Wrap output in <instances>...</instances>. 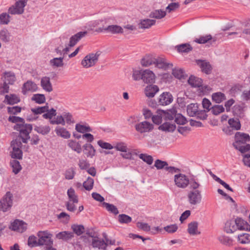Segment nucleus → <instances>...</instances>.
<instances>
[{"instance_id": "nucleus-44", "label": "nucleus", "mask_w": 250, "mask_h": 250, "mask_svg": "<svg viewBox=\"0 0 250 250\" xmlns=\"http://www.w3.org/2000/svg\"><path fill=\"white\" fill-rule=\"evenodd\" d=\"M67 193L69 198L68 202H73V203H77L78 202V197L73 188H70L68 189Z\"/></svg>"}, {"instance_id": "nucleus-10", "label": "nucleus", "mask_w": 250, "mask_h": 250, "mask_svg": "<svg viewBox=\"0 0 250 250\" xmlns=\"http://www.w3.org/2000/svg\"><path fill=\"white\" fill-rule=\"evenodd\" d=\"M27 228V224L22 220L16 219L11 223L9 229L13 231L22 233L26 231Z\"/></svg>"}, {"instance_id": "nucleus-16", "label": "nucleus", "mask_w": 250, "mask_h": 250, "mask_svg": "<svg viewBox=\"0 0 250 250\" xmlns=\"http://www.w3.org/2000/svg\"><path fill=\"white\" fill-rule=\"evenodd\" d=\"M173 97L169 92H163L161 94L159 98L158 103L161 105H167L172 103Z\"/></svg>"}, {"instance_id": "nucleus-63", "label": "nucleus", "mask_w": 250, "mask_h": 250, "mask_svg": "<svg viewBox=\"0 0 250 250\" xmlns=\"http://www.w3.org/2000/svg\"><path fill=\"white\" fill-rule=\"evenodd\" d=\"M175 122L178 125H185L187 120L186 118L181 114H177L175 118Z\"/></svg>"}, {"instance_id": "nucleus-46", "label": "nucleus", "mask_w": 250, "mask_h": 250, "mask_svg": "<svg viewBox=\"0 0 250 250\" xmlns=\"http://www.w3.org/2000/svg\"><path fill=\"white\" fill-rule=\"evenodd\" d=\"M5 101L8 104H14L20 102V99L16 95L12 94L9 95H6L5 96Z\"/></svg>"}, {"instance_id": "nucleus-14", "label": "nucleus", "mask_w": 250, "mask_h": 250, "mask_svg": "<svg viewBox=\"0 0 250 250\" xmlns=\"http://www.w3.org/2000/svg\"><path fill=\"white\" fill-rule=\"evenodd\" d=\"M26 5V2L23 0H20L16 2L14 5L10 7L8 9V14L12 15L21 14L24 11V7Z\"/></svg>"}, {"instance_id": "nucleus-47", "label": "nucleus", "mask_w": 250, "mask_h": 250, "mask_svg": "<svg viewBox=\"0 0 250 250\" xmlns=\"http://www.w3.org/2000/svg\"><path fill=\"white\" fill-rule=\"evenodd\" d=\"M103 206L106 209V210L115 215H117L119 213L118 208L116 206L112 204L107 203L106 202H103Z\"/></svg>"}, {"instance_id": "nucleus-9", "label": "nucleus", "mask_w": 250, "mask_h": 250, "mask_svg": "<svg viewBox=\"0 0 250 250\" xmlns=\"http://www.w3.org/2000/svg\"><path fill=\"white\" fill-rule=\"evenodd\" d=\"M3 92L8 93L9 90L8 84H13L16 81V78L14 73L9 71L5 72L3 74Z\"/></svg>"}, {"instance_id": "nucleus-60", "label": "nucleus", "mask_w": 250, "mask_h": 250, "mask_svg": "<svg viewBox=\"0 0 250 250\" xmlns=\"http://www.w3.org/2000/svg\"><path fill=\"white\" fill-rule=\"evenodd\" d=\"M167 166H168V164L167 162L159 159H157L155 161L154 165L157 169H162L163 168L165 169Z\"/></svg>"}, {"instance_id": "nucleus-52", "label": "nucleus", "mask_w": 250, "mask_h": 250, "mask_svg": "<svg viewBox=\"0 0 250 250\" xmlns=\"http://www.w3.org/2000/svg\"><path fill=\"white\" fill-rule=\"evenodd\" d=\"M31 100L37 104H41L45 102V97L43 94H36L33 95Z\"/></svg>"}, {"instance_id": "nucleus-17", "label": "nucleus", "mask_w": 250, "mask_h": 250, "mask_svg": "<svg viewBox=\"0 0 250 250\" xmlns=\"http://www.w3.org/2000/svg\"><path fill=\"white\" fill-rule=\"evenodd\" d=\"M99 29L100 31H106L111 34H122L124 32L123 28L118 25H108Z\"/></svg>"}, {"instance_id": "nucleus-24", "label": "nucleus", "mask_w": 250, "mask_h": 250, "mask_svg": "<svg viewBox=\"0 0 250 250\" xmlns=\"http://www.w3.org/2000/svg\"><path fill=\"white\" fill-rule=\"evenodd\" d=\"M198 223L196 221L191 222L188 224L187 231L191 235L200 234L201 232L198 230Z\"/></svg>"}, {"instance_id": "nucleus-38", "label": "nucleus", "mask_w": 250, "mask_h": 250, "mask_svg": "<svg viewBox=\"0 0 250 250\" xmlns=\"http://www.w3.org/2000/svg\"><path fill=\"white\" fill-rule=\"evenodd\" d=\"M68 146L77 153H81L82 152V147L78 142L73 140H69L68 141Z\"/></svg>"}, {"instance_id": "nucleus-20", "label": "nucleus", "mask_w": 250, "mask_h": 250, "mask_svg": "<svg viewBox=\"0 0 250 250\" xmlns=\"http://www.w3.org/2000/svg\"><path fill=\"white\" fill-rule=\"evenodd\" d=\"M91 245L94 248L102 250H105L107 246V243L103 239L99 238L97 236L94 239H92Z\"/></svg>"}, {"instance_id": "nucleus-43", "label": "nucleus", "mask_w": 250, "mask_h": 250, "mask_svg": "<svg viewBox=\"0 0 250 250\" xmlns=\"http://www.w3.org/2000/svg\"><path fill=\"white\" fill-rule=\"evenodd\" d=\"M64 57L54 58L50 61V64L53 67H60L63 66Z\"/></svg>"}, {"instance_id": "nucleus-49", "label": "nucleus", "mask_w": 250, "mask_h": 250, "mask_svg": "<svg viewBox=\"0 0 250 250\" xmlns=\"http://www.w3.org/2000/svg\"><path fill=\"white\" fill-rule=\"evenodd\" d=\"M178 52L188 53L191 51L192 47L188 43H184L176 46Z\"/></svg>"}, {"instance_id": "nucleus-3", "label": "nucleus", "mask_w": 250, "mask_h": 250, "mask_svg": "<svg viewBox=\"0 0 250 250\" xmlns=\"http://www.w3.org/2000/svg\"><path fill=\"white\" fill-rule=\"evenodd\" d=\"M39 246H44L45 248L53 246V240L52 237L53 235L48 231H40L38 232Z\"/></svg>"}, {"instance_id": "nucleus-5", "label": "nucleus", "mask_w": 250, "mask_h": 250, "mask_svg": "<svg viewBox=\"0 0 250 250\" xmlns=\"http://www.w3.org/2000/svg\"><path fill=\"white\" fill-rule=\"evenodd\" d=\"M202 199L201 190H190L187 193V201L191 206L200 204Z\"/></svg>"}, {"instance_id": "nucleus-61", "label": "nucleus", "mask_w": 250, "mask_h": 250, "mask_svg": "<svg viewBox=\"0 0 250 250\" xmlns=\"http://www.w3.org/2000/svg\"><path fill=\"white\" fill-rule=\"evenodd\" d=\"M139 157L141 159L149 165H151L153 163V159L150 155L146 154H141L139 155Z\"/></svg>"}, {"instance_id": "nucleus-27", "label": "nucleus", "mask_w": 250, "mask_h": 250, "mask_svg": "<svg viewBox=\"0 0 250 250\" xmlns=\"http://www.w3.org/2000/svg\"><path fill=\"white\" fill-rule=\"evenodd\" d=\"M56 237L58 239L67 241L74 237V234L72 232L64 231L57 233Z\"/></svg>"}, {"instance_id": "nucleus-11", "label": "nucleus", "mask_w": 250, "mask_h": 250, "mask_svg": "<svg viewBox=\"0 0 250 250\" xmlns=\"http://www.w3.org/2000/svg\"><path fill=\"white\" fill-rule=\"evenodd\" d=\"M21 146V142L18 139L12 141L11 146L12 147L13 151L11 156L12 158L18 159H22V152L20 149Z\"/></svg>"}, {"instance_id": "nucleus-45", "label": "nucleus", "mask_w": 250, "mask_h": 250, "mask_svg": "<svg viewBox=\"0 0 250 250\" xmlns=\"http://www.w3.org/2000/svg\"><path fill=\"white\" fill-rule=\"evenodd\" d=\"M238 241L241 244H248L250 243V234L243 233L238 235Z\"/></svg>"}, {"instance_id": "nucleus-39", "label": "nucleus", "mask_w": 250, "mask_h": 250, "mask_svg": "<svg viewBox=\"0 0 250 250\" xmlns=\"http://www.w3.org/2000/svg\"><path fill=\"white\" fill-rule=\"evenodd\" d=\"M166 15V11L160 10H155L151 12L149 14V17L151 18H155L157 19H161L164 18Z\"/></svg>"}, {"instance_id": "nucleus-32", "label": "nucleus", "mask_w": 250, "mask_h": 250, "mask_svg": "<svg viewBox=\"0 0 250 250\" xmlns=\"http://www.w3.org/2000/svg\"><path fill=\"white\" fill-rule=\"evenodd\" d=\"M237 230V225L235 221H227L225 224V230L227 233H232Z\"/></svg>"}, {"instance_id": "nucleus-51", "label": "nucleus", "mask_w": 250, "mask_h": 250, "mask_svg": "<svg viewBox=\"0 0 250 250\" xmlns=\"http://www.w3.org/2000/svg\"><path fill=\"white\" fill-rule=\"evenodd\" d=\"M10 165L12 167V171L15 174H18L21 169V166L17 160H13L11 161Z\"/></svg>"}, {"instance_id": "nucleus-64", "label": "nucleus", "mask_w": 250, "mask_h": 250, "mask_svg": "<svg viewBox=\"0 0 250 250\" xmlns=\"http://www.w3.org/2000/svg\"><path fill=\"white\" fill-rule=\"evenodd\" d=\"M180 7V4L178 2H172L168 5L166 7V11L168 13L174 11L178 9Z\"/></svg>"}, {"instance_id": "nucleus-13", "label": "nucleus", "mask_w": 250, "mask_h": 250, "mask_svg": "<svg viewBox=\"0 0 250 250\" xmlns=\"http://www.w3.org/2000/svg\"><path fill=\"white\" fill-rule=\"evenodd\" d=\"M223 36L222 33L219 34L218 35L216 34L213 37L210 34L206 35L205 36H202L199 37V38H196L194 42L199 44H205L206 43H208L210 45L215 43L217 36Z\"/></svg>"}, {"instance_id": "nucleus-8", "label": "nucleus", "mask_w": 250, "mask_h": 250, "mask_svg": "<svg viewBox=\"0 0 250 250\" xmlns=\"http://www.w3.org/2000/svg\"><path fill=\"white\" fill-rule=\"evenodd\" d=\"M175 185L178 188L185 189L189 183V179L185 174L179 173L174 175Z\"/></svg>"}, {"instance_id": "nucleus-29", "label": "nucleus", "mask_w": 250, "mask_h": 250, "mask_svg": "<svg viewBox=\"0 0 250 250\" xmlns=\"http://www.w3.org/2000/svg\"><path fill=\"white\" fill-rule=\"evenodd\" d=\"M55 131L58 136H60L65 139H68L70 137V133L65 128L57 126Z\"/></svg>"}, {"instance_id": "nucleus-48", "label": "nucleus", "mask_w": 250, "mask_h": 250, "mask_svg": "<svg viewBox=\"0 0 250 250\" xmlns=\"http://www.w3.org/2000/svg\"><path fill=\"white\" fill-rule=\"evenodd\" d=\"M71 229L75 234L80 236L85 231V229L83 225L74 224L71 226Z\"/></svg>"}, {"instance_id": "nucleus-4", "label": "nucleus", "mask_w": 250, "mask_h": 250, "mask_svg": "<svg viewBox=\"0 0 250 250\" xmlns=\"http://www.w3.org/2000/svg\"><path fill=\"white\" fill-rule=\"evenodd\" d=\"M49 122L52 125H64L65 123L70 125L74 123L72 115L67 112H64L62 115L57 116Z\"/></svg>"}, {"instance_id": "nucleus-59", "label": "nucleus", "mask_w": 250, "mask_h": 250, "mask_svg": "<svg viewBox=\"0 0 250 250\" xmlns=\"http://www.w3.org/2000/svg\"><path fill=\"white\" fill-rule=\"evenodd\" d=\"M46 112V113L43 114L42 117L45 119H50V121L53 120V117L55 116L57 114L56 110L53 108L49 110L48 107V110Z\"/></svg>"}, {"instance_id": "nucleus-36", "label": "nucleus", "mask_w": 250, "mask_h": 250, "mask_svg": "<svg viewBox=\"0 0 250 250\" xmlns=\"http://www.w3.org/2000/svg\"><path fill=\"white\" fill-rule=\"evenodd\" d=\"M212 99L216 103L219 104L226 99L225 95L220 92L213 93Z\"/></svg>"}, {"instance_id": "nucleus-26", "label": "nucleus", "mask_w": 250, "mask_h": 250, "mask_svg": "<svg viewBox=\"0 0 250 250\" xmlns=\"http://www.w3.org/2000/svg\"><path fill=\"white\" fill-rule=\"evenodd\" d=\"M235 221L237 225V229L250 231V225L242 219L237 218Z\"/></svg>"}, {"instance_id": "nucleus-25", "label": "nucleus", "mask_w": 250, "mask_h": 250, "mask_svg": "<svg viewBox=\"0 0 250 250\" xmlns=\"http://www.w3.org/2000/svg\"><path fill=\"white\" fill-rule=\"evenodd\" d=\"M159 90V87L157 85H149L145 88V94L147 97L152 98L155 96Z\"/></svg>"}, {"instance_id": "nucleus-40", "label": "nucleus", "mask_w": 250, "mask_h": 250, "mask_svg": "<svg viewBox=\"0 0 250 250\" xmlns=\"http://www.w3.org/2000/svg\"><path fill=\"white\" fill-rule=\"evenodd\" d=\"M34 130L38 133L45 135L49 133L50 131V127L48 125L36 126L34 127Z\"/></svg>"}, {"instance_id": "nucleus-19", "label": "nucleus", "mask_w": 250, "mask_h": 250, "mask_svg": "<svg viewBox=\"0 0 250 250\" xmlns=\"http://www.w3.org/2000/svg\"><path fill=\"white\" fill-rule=\"evenodd\" d=\"M38 89L37 85L33 82L28 81L22 86V92L26 94L28 92H34Z\"/></svg>"}, {"instance_id": "nucleus-54", "label": "nucleus", "mask_w": 250, "mask_h": 250, "mask_svg": "<svg viewBox=\"0 0 250 250\" xmlns=\"http://www.w3.org/2000/svg\"><path fill=\"white\" fill-rule=\"evenodd\" d=\"M94 185V180L91 177H88L86 181L83 183V188L88 191L93 188Z\"/></svg>"}, {"instance_id": "nucleus-1", "label": "nucleus", "mask_w": 250, "mask_h": 250, "mask_svg": "<svg viewBox=\"0 0 250 250\" xmlns=\"http://www.w3.org/2000/svg\"><path fill=\"white\" fill-rule=\"evenodd\" d=\"M143 66L149 67L154 65V67L166 70L172 67L171 63L168 62L166 58L162 57L155 58L151 55H146L141 61Z\"/></svg>"}, {"instance_id": "nucleus-28", "label": "nucleus", "mask_w": 250, "mask_h": 250, "mask_svg": "<svg viewBox=\"0 0 250 250\" xmlns=\"http://www.w3.org/2000/svg\"><path fill=\"white\" fill-rule=\"evenodd\" d=\"M161 113L163 114V118L166 121H171L175 119L176 116V110L174 108H172L168 110L167 112L162 111Z\"/></svg>"}, {"instance_id": "nucleus-62", "label": "nucleus", "mask_w": 250, "mask_h": 250, "mask_svg": "<svg viewBox=\"0 0 250 250\" xmlns=\"http://www.w3.org/2000/svg\"><path fill=\"white\" fill-rule=\"evenodd\" d=\"M114 148L120 151L126 152L127 151V146L126 144L124 142H119L116 144Z\"/></svg>"}, {"instance_id": "nucleus-50", "label": "nucleus", "mask_w": 250, "mask_h": 250, "mask_svg": "<svg viewBox=\"0 0 250 250\" xmlns=\"http://www.w3.org/2000/svg\"><path fill=\"white\" fill-rule=\"evenodd\" d=\"M189 188L190 190H200L199 188L201 185L198 181L194 178H191L189 179Z\"/></svg>"}, {"instance_id": "nucleus-57", "label": "nucleus", "mask_w": 250, "mask_h": 250, "mask_svg": "<svg viewBox=\"0 0 250 250\" xmlns=\"http://www.w3.org/2000/svg\"><path fill=\"white\" fill-rule=\"evenodd\" d=\"M48 106H39L36 108H31V111L35 115H38L46 112L48 110Z\"/></svg>"}, {"instance_id": "nucleus-15", "label": "nucleus", "mask_w": 250, "mask_h": 250, "mask_svg": "<svg viewBox=\"0 0 250 250\" xmlns=\"http://www.w3.org/2000/svg\"><path fill=\"white\" fill-rule=\"evenodd\" d=\"M135 129L141 133L149 132L153 129V125L147 121H144L136 124Z\"/></svg>"}, {"instance_id": "nucleus-7", "label": "nucleus", "mask_w": 250, "mask_h": 250, "mask_svg": "<svg viewBox=\"0 0 250 250\" xmlns=\"http://www.w3.org/2000/svg\"><path fill=\"white\" fill-rule=\"evenodd\" d=\"M13 195L10 192H7L0 200V210L3 212L9 210L13 204Z\"/></svg>"}, {"instance_id": "nucleus-30", "label": "nucleus", "mask_w": 250, "mask_h": 250, "mask_svg": "<svg viewBox=\"0 0 250 250\" xmlns=\"http://www.w3.org/2000/svg\"><path fill=\"white\" fill-rule=\"evenodd\" d=\"M198 64L201 68L202 72L206 74H209L211 71V67L208 62H206L205 61L199 60Z\"/></svg>"}, {"instance_id": "nucleus-56", "label": "nucleus", "mask_w": 250, "mask_h": 250, "mask_svg": "<svg viewBox=\"0 0 250 250\" xmlns=\"http://www.w3.org/2000/svg\"><path fill=\"white\" fill-rule=\"evenodd\" d=\"M11 17L9 14L6 13H2L0 14V24L6 25L10 22V18Z\"/></svg>"}, {"instance_id": "nucleus-41", "label": "nucleus", "mask_w": 250, "mask_h": 250, "mask_svg": "<svg viewBox=\"0 0 250 250\" xmlns=\"http://www.w3.org/2000/svg\"><path fill=\"white\" fill-rule=\"evenodd\" d=\"M75 129L79 133H84L91 132L92 128L89 125H85L81 124H77L75 125Z\"/></svg>"}, {"instance_id": "nucleus-21", "label": "nucleus", "mask_w": 250, "mask_h": 250, "mask_svg": "<svg viewBox=\"0 0 250 250\" xmlns=\"http://www.w3.org/2000/svg\"><path fill=\"white\" fill-rule=\"evenodd\" d=\"M41 85L42 89L48 92L53 91V87L50 82V78L48 77H43L41 79Z\"/></svg>"}, {"instance_id": "nucleus-23", "label": "nucleus", "mask_w": 250, "mask_h": 250, "mask_svg": "<svg viewBox=\"0 0 250 250\" xmlns=\"http://www.w3.org/2000/svg\"><path fill=\"white\" fill-rule=\"evenodd\" d=\"M83 153L87 157L93 158L96 154V150L90 144H85L83 146Z\"/></svg>"}, {"instance_id": "nucleus-31", "label": "nucleus", "mask_w": 250, "mask_h": 250, "mask_svg": "<svg viewBox=\"0 0 250 250\" xmlns=\"http://www.w3.org/2000/svg\"><path fill=\"white\" fill-rule=\"evenodd\" d=\"M188 83L191 86L194 87H200L203 83L202 80L199 78L191 76L188 80Z\"/></svg>"}, {"instance_id": "nucleus-6", "label": "nucleus", "mask_w": 250, "mask_h": 250, "mask_svg": "<svg viewBox=\"0 0 250 250\" xmlns=\"http://www.w3.org/2000/svg\"><path fill=\"white\" fill-rule=\"evenodd\" d=\"M101 54V52L97 51L96 53H91L86 55L82 61V65L85 67L88 68L94 65L98 60Z\"/></svg>"}, {"instance_id": "nucleus-58", "label": "nucleus", "mask_w": 250, "mask_h": 250, "mask_svg": "<svg viewBox=\"0 0 250 250\" xmlns=\"http://www.w3.org/2000/svg\"><path fill=\"white\" fill-rule=\"evenodd\" d=\"M118 220L120 223L128 224L131 222L132 218L127 215L122 214L118 216Z\"/></svg>"}, {"instance_id": "nucleus-34", "label": "nucleus", "mask_w": 250, "mask_h": 250, "mask_svg": "<svg viewBox=\"0 0 250 250\" xmlns=\"http://www.w3.org/2000/svg\"><path fill=\"white\" fill-rule=\"evenodd\" d=\"M175 128L176 125L174 124H171L168 122L163 123L159 127V129L167 132H172Z\"/></svg>"}, {"instance_id": "nucleus-35", "label": "nucleus", "mask_w": 250, "mask_h": 250, "mask_svg": "<svg viewBox=\"0 0 250 250\" xmlns=\"http://www.w3.org/2000/svg\"><path fill=\"white\" fill-rule=\"evenodd\" d=\"M198 108L197 104H190L187 106V113L189 116H194L197 114Z\"/></svg>"}, {"instance_id": "nucleus-2", "label": "nucleus", "mask_w": 250, "mask_h": 250, "mask_svg": "<svg viewBox=\"0 0 250 250\" xmlns=\"http://www.w3.org/2000/svg\"><path fill=\"white\" fill-rule=\"evenodd\" d=\"M32 126L31 124H17L14 129L20 132L19 136L24 143H26L30 139L29 134L32 130Z\"/></svg>"}, {"instance_id": "nucleus-42", "label": "nucleus", "mask_w": 250, "mask_h": 250, "mask_svg": "<svg viewBox=\"0 0 250 250\" xmlns=\"http://www.w3.org/2000/svg\"><path fill=\"white\" fill-rule=\"evenodd\" d=\"M11 35L7 29H3L0 31V40L4 42H10Z\"/></svg>"}, {"instance_id": "nucleus-55", "label": "nucleus", "mask_w": 250, "mask_h": 250, "mask_svg": "<svg viewBox=\"0 0 250 250\" xmlns=\"http://www.w3.org/2000/svg\"><path fill=\"white\" fill-rule=\"evenodd\" d=\"M225 108L222 105H215L211 107V112L214 115H218L224 111Z\"/></svg>"}, {"instance_id": "nucleus-22", "label": "nucleus", "mask_w": 250, "mask_h": 250, "mask_svg": "<svg viewBox=\"0 0 250 250\" xmlns=\"http://www.w3.org/2000/svg\"><path fill=\"white\" fill-rule=\"evenodd\" d=\"M87 34L86 31L79 32L70 38L68 46L73 47L81 39Z\"/></svg>"}, {"instance_id": "nucleus-37", "label": "nucleus", "mask_w": 250, "mask_h": 250, "mask_svg": "<svg viewBox=\"0 0 250 250\" xmlns=\"http://www.w3.org/2000/svg\"><path fill=\"white\" fill-rule=\"evenodd\" d=\"M228 123L232 130H238L241 128V124L239 120L237 118L229 119Z\"/></svg>"}, {"instance_id": "nucleus-12", "label": "nucleus", "mask_w": 250, "mask_h": 250, "mask_svg": "<svg viewBox=\"0 0 250 250\" xmlns=\"http://www.w3.org/2000/svg\"><path fill=\"white\" fill-rule=\"evenodd\" d=\"M250 141V136L248 134L237 132L235 134V142L233 143V146L235 147Z\"/></svg>"}, {"instance_id": "nucleus-33", "label": "nucleus", "mask_w": 250, "mask_h": 250, "mask_svg": "<svg viewBox=\"0 0 250 250\" xmlns=\"http://www.w3.org/2000/svg\"><path fill=\"white\" fill-rule=\"evenodd\" d=\"M156 21L154 20H150L146 19L141 21L139 23V28L146 29L150 28L151 26L155 24Z\"/></svg>"}, {"instance_id": "nucleus-53", "label": "nucleus", "mask_w": 250, "mask_h": 250, "mask_svg": "<svg viewBox=\"0 0 250 250\" xmlns=\"http://www.w3.org/2000/svg\"><path fill=\"white\" fill-rule=\"evenodd\" d=\"M232 111L234 115L241 117L243 115L244 108L241 105L236 104L233 107Z\"/></svg>"}, {"instance_id": "nucleus-18", "label": "nucleus", "mask_w": 250, "mask_h": 250, "mask_svg": "<svg viewBox=\"0 0 250 250\" xmlns=\"http://www.w3.org/2000/svg\"><path fill=\"white\" fill-rule=\"evenodd\" d=\"M142 80L146 83H153L155 82V74L152 71L149 69L143 70Z\"/></svg>"}]
</instances>
